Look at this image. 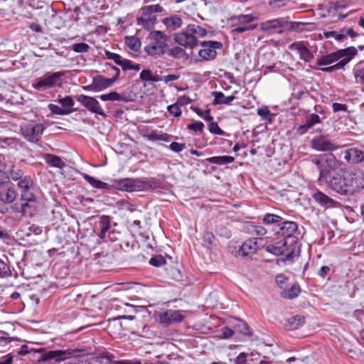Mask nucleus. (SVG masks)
<instances>
[{
	"label": "nucleus",
	"mask_w": 364,
	"mask_h": 364,
	"mask_svg": "<svg viewBox=\"0 0 364 364\" xmlns=\"http://www.w3.org/2000/svg\"><path fill=\"white\" fill-rule=\"evenodd\" d=\"M322 175L327 176L323 181L328 188L341 196L353 195L364 188V172L359 168H341L332 176L323 170Z\"/></svg>",
	"instance_id": "f257e3e1"
},
{
	"label": "nucleus",
	"mask_w": 364,
	"mask_h": 364,
	"mask_svg": "<svg viewBox=\"0 0 364 364\" xmlns=\"http://www.w3.org/2000/svg\"><path fill=\"white\" fill-rule=\"evenodd\" d=\"M151 42L144 47V51L150 56L161 57L166 53L168 45V36L161 31H152L148 36Z\"/></svg>",
	"instance_id": "f03ea898"
},
{
	"label": "nucleus",
	"mask_w": 364,
	"mask_h": 364,
	"mask_svg": "<svg viewBox=\"0 0 364 364\" xmlns=\"http://www.w3.org/2000/svg\"><path fill=\"white\" fill-rule=\"evenodd\" d=\"M65 71L47 72L42 77L37 78L32 86L38 91H45L55 87L61 83V78L65 75Z\"/></svg>",
	"instance_id": "7ed1b4c3"
},
{
	"label": "nucleus",
	"mask_w": 364,
	"mask_h": 364,
	"mask_svg": "<svg viewBox=\"0 0 364 364\" xmlns=\"http://www.w3.org/2000/svg\"><path fill=\"white\" fill-rule=\"evenodd\" d=\"M314 162L319 170L318 180L322 181L327 178V176L322 175L323 170L327 172L330 176H332L333 173L337 172L336 169L339 168L341 165V162L331 153L323 155L320 160H314Z\"/></svg>",
	"instance_id": "20e7f679"
},
{
	"label": "nucleus",
	"mask_w": 364,
	"mask_h": 364,
	"mask_svg": "<svg viewBox=\"0 0 364 364\" xmlns=\"http://www.w3.org/2000/svg\"><path fill=\"white\" fill-rule=\"evenodd\" d=\"M298 229V225L293 221H281L279 224V229L277 230L278 235L284 240V244H289V247L296 245L298 238L294 235Z\"/></svg>",
	"instance_id": "39448f33"
},
{
	"label": "nucleus",
	"mask_w": 364,
	"mask_h": 364,
	"mask_svg": "<svg viewBox=\"0 0 364 364\" xmlns=\"http://www.w3.org/2000/svg\"><path fill=\"white\" fill-rule=\"evenodd\" d=\"M45 126L41 123H27L21 126V133L26 140L31 143H38L43 135Z\"/></svg>",
	"instance_id": "423d86ee"
},
{
	"label": "nucleus",
	"mask_w": 364,
	"mask_h": 364,
	"mask_svg": "<svg viewBox=\"0 0 364 364\" xmlns=\"http://www.w3.org/2000/svg\"><path fill=\"white\" fill-rule=\"evenodd\" d=\"M73 356L71 350H52L44 351L39 358L40 361L48 362L50 364H58Z\"/></svg>",
	"instance_id": "0eeeda50"
},
{
	"label": "nucleus",
	"mask_w": 364,
	"mask_h": 364,
	"mask_svg": "<svg viewBox=\"0 0 364 364\" xmlns=\"http://www.w3.org/2000/svg\"><path fill=\"white\" fill-rule=\"evenodd\" d=\"M286 18L280 17L269 19L259 24L260 30L272 34H282L285 32Z\"/></svg>",
	"instance_id": "6e6552de"
},
{
	"label": "nucleus",
	"mask_w": 364,
	"mask_h": 364,
	"mask_svg": "<svg viewBox=\"0 0 364 364\" xmlns=\"http://www.w3.org/2000/svg\"><path fill=\"white\" fill-rule=\"evenodd\" d=\"M203 48L198 52V55L203 60H213L216 58L217 49L223 48V43L220 41H205L201 42Z\"/></svg>",
	"instance_id": "1a4fd4ad"
},
{
	"label": "nucleus",
	"mask_w": 364,
	"mask_h": 364,
	"mask_svg": "<svg viewBox=\"0 0 364 364\" xmlns=\"http://www.w3.org/2000/svg\"><path fill=\"white\" fill-rule=\"evenodd\" d=\"M184 318L185 316L181 311L173 309H167L164 312L159 313L157 316V321L164 326L181 323Z\"/></svg>",
	"instance_id": "9d476101"
},
{
	"label": "nucleus",
	"mask_w": 364,
	"mask_h": 364,
	"mask_svg": "<svg viewBox=\"0 0 364 364\" xmlns=\"http://www.w3.org/2000/svg\"><path fill=\"white\" fill-rule=\"evenodd\" d=\"M75 98L77 102L81 103L90 112L99 114L103 117H107L99 102L94 97L82 94L76 95Z\"/></svg>",
	"instance_id": "9b49d317"
},
{
	"label": "nucleus",
	"mask_w": 364,
	"mask_h": 364,
	"mask_svg": "<svg viewBox=\"0 0 364 364\" xmlns=\"http://www.w3.org/2000/svg\"><path fill=\"white\" fill-rule=\"evenodd\" d=\"M295 246L289 247V244H284V240L273 244L269 245L266 250L275 255H284L287 260L291 259L294 255Z\"/></svg>",
	"instance_id": "f8f14e48"
},
{
	"label": "nucleus",
	"mask_w": 364,
	"mask_h": 364,
	"mask_svg": "<svg viewBox=\"0 0 364 364\" xmlns=\"http://www.w3.org/2000/svg\"><path fill=\"white\" fill-rule=\"evenodd\" d=\"M266 243L267 240L264 237L250 238L242 245L239 252L242 253V256L252 255L263 247Z\"/></svg>",
	"instance_id": "ddd939ff"
},
{
	"label": "nucleus",
	"mask_w": 364,
	"mask_h": 364,
	"mask_svg": "<svg viewBox=\"0 0 364 364\" xmlns=\"http://www.w3.org/2000/svg\"><path fill=\"white\" fill-rule=\"evenodd\" d=\"M86 298V293L79 292L77 290L73 289L63 296L62 303L66 309L75 308L83 305Z\"/></svg>",
	"instance_id": "4468645a"
},
{
	"label": "nucleus",
	"mask_w": 364,
	"mask_h": 364,
	"mask_svg": "<svg viewBox=\"0 0 364 364\" xmlns=\"http://www.w3.org/2000/svg\"><path fill=\"white\" fill-rule=\"evenodd\" d=\"M173 39L178 45L186 48L193 49L198 43L197 37L188 31V26L182 32L176 33Z\"/></svg>",
	"instance_id": "2eb2a0df"
},
{
	"label": "nucleus",
	"mask_w": 364,
	"mask_h": 364,
	"mask_svg": "<svg viewBox=\"0 0 364 364\" xmlns=\"http://www.w3.org/2000/svg\"><path fill=\"white\" fill-rule=\"evenodd\" d=\"M14 213H21L22 216L33 217L36 211V203L21 202L14 203L11 206Z\"/></svg>",
	"instance_id": "dca6fc26"
},
{
	"label": "nucleus",
	"mask_w": 364,
	"mask_h": 364,
	"mask_svg": "<svg viewBox=\"0 0 364 364\" xmlns=\"http://www.w3.org/2000/svg\"><path fill=\"white\" fill-rule=\"evenodd\" d=\"M311 144L313 149L319 151H330L338 149V146L335 145V144L324 136L314 138L312 139Z\"/></svg>",
	"instance_id": "f3484780"
},
{
	"label": "nucleus",
	"mask_w": 364,
	"mask_h": 364,
	"mask_svg": "<svg viewBox=\"0 0 364 364\" xmlns=\"http://www.w3.org/2000/svg\"><path fill=\"white\" fill-rule=\"evenodd\" d=\"M142 186L141 180L138 178H124L118 181L119 188L128 192L141 191Z\"/></svg>",
	"instance_id": "a211bd4d"
},
{
	"label": "nucleus",
	"mask_w": 364,
	"mask_h": 364,
	"mask_svg": "<svg viewBox=\"0 0 364 364\" xmlns=\"http://www.w3.org/2000/svg\"><path fill=\"white\" fill-rule=\"evenodd\" d=\"M321 119L316 114H311L306 117L305 122L296 128V133L299 135L304 134L315 124H319Z\"/></svg>",
	"instance_id": "6ab92c4d"
},
{
	"label": "nucleus",
	"mask_w": 364,
	"mask_h": 364,
	"mask_svg": "<svg viewBox=\"0 0 364 364\" xmlns=\"http://www.w3.org/2000/svg\"><path fill=\"white\" fill-rule=\"evenodd\" d=\"M96 229L99 231L98 236L104 242H107V235L111 230V218L107 215H102Z\"/></svg>",
	"instance_id": "aec40b11"
},
{
	"label": "nucleus",
	"mask_w": 364,
	"mask_h": 364,
	"mask_svg": "<svg viewBox=\"0 0 364 364\" xmlns=\"http://www.w3.org/2000/svg\"><path fill=\"white\" fill-rule=\"evenodd\" d=\"M313 199L324 208L335 207L337 202L323 192L318 191L312 196Z\"/></svg>",
	"instance_id": "412c9836"
},
{
	"label": "nucleus",
	"mask_w": 364,
	"mask_h": 364,
	"mask_svg": "<svg viewBox=\"0 0 364 364\" xmlns=\"http://www.w3.org/2000/svg\"><path fill=\"white\" fill-rule=\"evenodd\" d=\"M344 159L348 163L358 164L364 161V152L356 148H351L344 152Z\"/></svg>",
	"instance_id": "4be33fe9"
},
{
	"label": "nucleus",
	"mask_w": 364,
	"mask_h": 364,
	"mask_svg": "<svg viewBox=\"0 0 364 364\" xmlns=\"http://www.w3.org/2000/svg\"><path fill=\"white\" fill-rule=\"evenodd\" d=\"M17 196L16 189L12 186L0 188V200L4 203L11 204L14 202Z\"/></svg>",
	"instance_id": "5701e85b"
},
{
	"label": "nucleus",
	"mask_w": 364,
	"mask_h": 364,
	"mask_svg": "<svg viewBox=\"0 0 364 364\" xmlns=\"http://www.w3.org/2000/svg\"><path fill=\"white\" fill-rule=\"evenodd\" d=\"M291 49L298 51L300 58L305 62H309L314 58V55L303 42H295L290 46Z\"/></svg>",
	"instance_id": "b1692460"
},
{
	"label": "nucleus",
	"mask_w": 364,
	"mask_h": 364,
	"mask_svg": "<svg viewBox=\"0 0 364 364\" xmlns=\"http://www.w3.org/2000/svg\"><path fill=\"white\" fill-rule=\"evenodd\" d=\"M92 81L97 92H100L110 87L114 83V79H108L102 75L94 76Z\"/></svg>",
	"instance_id": "393cba45"
},
{
	"label": "nucleus",
	"mask_w": 364,
	"mask_h": 364,
	"mask_svg": "<svg viewBox=\"0 0 364 364\" xmlns=\"http://www.w3.org/2000/svg\"><path fill=\"white\" fill-rule=\"evenodd\" d=\"M162 23L165 25L168 31H174L182 26L183 21L180 16L173 15L162 19Z\"/></svg>",
	"instance_id": "a878e982"
},
{
	"label": "nucleus",
	"mask_w": 364,
	"mask_h": 364,
	"mask_svg": "<svg viewBox=\"0 0 364 364\" xmlns=\"http://www.w3.org/2000/svg\"><path fill=\"white\" fill-rule=\"evenodd\" d=\"M100 99L102 101H122L124 102H131L132 100L130 96H127L124 94H119L115 91L110 92L107 94L101 95Z\"/></svg>",
	"instance_id": "bb28decb"
},
{
	"label": "nucleus",
	"mask_w": 364,
	"mask_h": 364,
	"mask_svg": "<svg viewBox=\"0 0 364 364\" xmlns=\"http://www.w3.org/2000/svg\"><path fill=\"white\" fill-rule=\"evenodd\" d=\"M306 318L301 315H296L287 320L285 328L288 331H294L301 327L305 323Z\"/></svg>",
	"instance_id": "cd10ccee"
},
{
	"label": "nucleus",
	"mask_w": 364,
	"mask_h": 364,
	"mask_svg": "<svg viewBox=\"0 0 364 364\" xmlns=\"http://www.w3.org/2000/svg\"><path fill=\"white\" fill-rule=\"evenodd\" d=\"M43 159L46 163L51 167L63 168L65 166V163L58 156L52 154H45Z\"/></svg>",
	"instance_id": "c85d7f7f"
},
{
	"label": "nucleus",
	"mask_w": 364,
	"mask_h": 364,
	"mask_svg": "<svg viewBox=\"0 0 364 364\" xmlns=\"http://www.w3.org/2000/svg\"><path fill=\"white\" fill-rule=\"evenodd\" d=\"M214 97L213 104L216 105H229L235 99L234 95L226 97L222 92L215 91L212 92Z\"/></svg>",
	"instance_id": "c756f323"
},
{
	"label": "nucleus",
	"mask_w": 364,
	"mask_h": 364,
	"mask_svg": "<svg viewBox=\"0 0 364 364\" xmlns=\"http://www.w3.org/2000/svg\"><path fill=\"white\" fill-rule=\"evenodd\" d=\"M257 16L253 14H240L233 16L230 20L237 24H250L252 22L256 21Z\"/></svg>",
	"instance_id": "7c9ffc66"
},
{
	"label": "nucleus",
	"mask_w": 364,
	"mask_h": 364,
	"mask_svg": "<svg viewBox=\"0 0 364 364\" xmlns=\"http://www.w3.org/2000/svg\"><path fill=\"white\" fill-rule=\"evenodd\" d=\"M339 60L337 50L327 55H323L317 58L316 64L319 66L330 65Z\"/></svg>",
	"instance_id": "2f4dec72"
},
{
	"label": "nucleus",
	"mask_w": 364,
	"mask_h": 364,
	"mask_svg": "<svg viewBox=\"0 0 364 364\" xmlns=\"http://www.w3.org/2000/svg\"><path fill=\"white\" fill-rule=\"evenodd\" d=\"M166 54H168L169 56L176 59L183 58L187 60L189 58V55L187 54L186 50L179 46H175L171 48L168 46Z\"/></svg>",
	"instance_id": "473e14b6"
},
{
	"label": "nucleus",
	"mask_w": 364,
	"mask_h": 364,
	"mask_svg": "<svg viewBox=\"0 0 364 364\" xmlns=\"http://www.w3.org/2000/svg\"><path fill=\"white\" fill-rule=\"evenodd\" d=\"M102 73L110 76L108 79H114V82L117 80L120 75V70L109 63H106L103 65Z\"/></svg>",
	"instance_id": "72a5a7b5"
},
{
	"label": "nucleus",
	"mask_w": 364,
	"mask_h": 364,
	"mask_svg": "<svg viewBox=\"0 0 364 364\" xmlns=\"http://www.w3.org/2000/svg\"><path fill=\"white\" fill-rule=\"evenodd\" d=\"M339 59L348 60L349 62L358 54V50L354 46H350L346 48L337 50Z\"/></svg>",
	"instance_id": "f704fd0d"
},
{
	"label": "nucleus",
	"mask_w": 364,
	"mask_h": 364,
	"mask_svg": "<svg viewBox=\"0 0 364 364\" xmlns=\"http://www.w3.org/2000/svg\"><path fill=\"white\" fill-rule=\"evenodd\" d=\"M257 24H237L232 22V27L234 28L232 29V33L234 35L241 34L246 31H253L257 28Z\"/></svg>",
	"instance_id": "c9c22d12"
},
{
	"label": "nucleus",
	"mask_w": 364,
	"mask_h": 364,
	"mask_svg": "<svg viewBox=\"0 0 364 364\" xmlns=\"http://www.w3.org/2000/svg\"><path fill=\"white\" fill-rule=\"evenodd\" d=\"M205 161L210 164L225 165L232 163L235 161V158L230 156H220L207 158Z\"/></svg>",
	"instance_id": "e433bc0d"
},
{
	"label": "nucleus",
	"mask_w": 364,
	"mask_h": 364,
	"mask_svg": "<svg viewBox=\"0 0 364 364\" xmlns=\"http://www.w3.org/2000/svg\"><path fill=\"white\" fill-rule=\"evenodd\" d=\"M83 178L89 183L93 188H99V189H109V185L107 183L102 182L100 180L96 179L95 178L85 173L83 175Z\"/></svg>",
	"instance_id": "4c0bfd02"
},
{
	"label": "nucleus",
	"mask_w": 364,
	"mask_h": 364,
	"mask_svg": "<svg viewBox=\"0 0 364 364\" xmlns=\"http://www.w3.org/2000/svg\"><path fill=\"white\" fill-rule=\"evenodd\" d=\"M308 24L302 22H291L287 20L286 18V26L285 31H296L302 32L306 29Z\"/></svg>",
	"instance_id": "58836bf2"
},
{
	"label": "nucleus",
	"mask_w": 364,
	"mask_h": 364,
	"mask_svg": "<svg viewBox=\"0 0 364 364\" xmlns=\"http://www.w3.org/2000/svg\"><path fill=\"white\" fill-rule=\"evenodd\" d=\"M301 291L300 287L298 284H294L290 289L284 290L281 295L284 299H293L298 296Z\"/></svg>",
	"instance_id": "ea45409f"
},
{
	"label": "nucleus",
	"mask_w": 364,
	"mask_h": 364,
	"mask_svg": "<svg viewBox=\"0 0 364 364\" xmlns=\"http://www.w3.org/2000/svg\"><path fill=\"white\" fill-rule=\"evenodd\" d=\"M48 108L53 114L58 115H67L78 110V108H61L54 104H49Z\"/></svg>",
	"instance_id": "a19ab883"
},
{
	"label": "nucleus",
	"mask_w": 364,
	"mask_h": 364,
	"mask_svg": "<svg viewBox=\"0 0 364 364\" xmlns=\"http://www.w3.org/2000/svg\"><path fill=\"white\" fill-rule=\"evenodd\" d=\"M125 44L133 51H138L141 47V41L139 38L131 36L124 38Z\"/></svg>",
	"instance_id": "79ce46f5"
},
{
	"label": "nucleus",
	"mask_w": 364,
	"mask_h": 364,
	"mask_svg": "<svg viewBox=\"0 0 364 364\" xmlns=\"http://www.w3.org/2000/svg\"><path fill=\"white\" fill-rule=\"evenodd\" d=\"M18 187L21 189V191L28 189H31L33 186V181L30 176L26 175L23 178L17 181Z\"/></svg>",
	"instance_id": "37998d69"
},
{
	"label": "nucleus",
	"mask_w": 364,
	"mask_h": 364,
	"mask_svg": "<svg viewBox=\"0 0 364 364\" xmlns=\"http://www.w3.org/2000/svg\"><path fill=\"white\" fill-rule=\"evenodd\" d=\"M282 220H283V218L278 215L267 213L262 219V223L264 225L277 224L279 226Z\"/></svg>",
	"instance_id": "c03bdc74"
},
{
	"label": "nucleus",
	"mask_w": 364,
	"mask_h": 364,
	"mask_svg": "<svg viewBox=\"0 0 364 364\" xmlns=\"http://www.w3.org/2000/svg\"><path fill=\"white\" fill-rule=\"evenodd\" d=\"M141 182L142 183V188L141 191H147L149 189H156L160 188L161 183L159 180L152 178L149 181H141Z\"/></svg>",
	"instance_id": "a18cd8bd"
},
{
	"label": "nucleus",
	"mask_w": 364,
	"mask_h": 364,
	"mask_svg": "<svg viewBox=\"0 0 364 364\" xmlns=\"http://www.w3.org/2000/svg\"><path fill=\"white\" fill-rule=\"evenodd\" d=\"M9 177L15 181H17L25 176L23 171L15 165L11 166L9 170Z\"/></svg>",
	"instance_id": "49530a36"
},
{
	"label": "nucleus",
	"mask_w": 364,
	"mask_h": 364,
	"mask_svg": "<svg viewBox=\"0 0 364 364\" xmlns=\"http://www.w3.org/2000/svg\"><path fill=\"white\" fill-rule=\"evenodd\" d=\"M129 230L132 232L134 235H141V222L138 220H135L133 221H127Z\"/></svg>",
	"instance_id": "de8ad7c7"
},
{
	"label": "nucleus",
	"mask_w": 364,
	"mask_h": 364,
	"mask_svg": "<svg viewBox=\"0 0 364 364\" xmlns=\"http://www.w3.org/2000/svg\"><path fill=\"white\" fill-rule=\"evenodd\" d=\"M257 114L262 119L267 120L269 123H272L274 114L271 113L267 107H262L257 109Z\"/></svg>",
	"instance_id": "09e8293b"
},
{
	"label": "nucleus",
	"mask_w": 364,
	"mask_h": 364,
	"mask_svg": "<svg viewBox=\"0 0 364 364\" xmlns=\"http://www.w3.org/2000/svg\"><path fill=\"white\" fill-rule=\"evenodd\" d=\"M188 31L193 33V36L198 37H204L207 35V31L205 28L200 26L188 25Z\"/></svg>",
	"instance_id": "8fccbe9b"
},
{
	"label": "nucleus",
	"mask_w": 364,
	"mask_h": 364,
	"mask_svg": "<svg viewBox=\"0 0 364 364\" xmlns=\"http://www.w3.org/2000/svg\"><path fill=\"white\" fill-rule=\"evenodd\" d=\"M192 109L204 120L211 122L213 120V117L210 114V109L202 110L198 107H192Z\"/></svg>",
	"instance_id": "3c124183"
},
{
	"label": "nucleus",
	"mask_w": 364,
	"mask_h": 364,
	"mask_svg": "<svg viewBox=\"0 0 364 364\" xmlns=\"http://www.w3.org/2000/svg\"><path fill=\"white\" fill-rule=\"evenodd\" d=\"M31 189L21 191V200L22 202L36 203V197L30 191Z\"/></svg>",
	"instance_id": "603ef678"
},
{
	"label": "nucleus",
	"mask_w": 364,
	"mask_h": 364,
	"mask_svg": "<svg viewBox=\"0 0 364 364\" xmlns=\"http://www.w3.org/2000/svg\"><path fill=\"white\" fill-rule=\"evenodd\" d=\"M148 139L151 141H168V134H159L156 132L152 131L147 135Z\"/></svg>",
	"instance_id": "864d4df0"
},
{
	"label": "nucleus",
	"mask_w": 364,
	"mask_h": 364,
	"mask_svg": "<svg viewBox=\"0 0 364 364\" xmlns=\"http://www.w3.org/2000/svg\"><path fill=\"white\" fill-rule=\"evenodd\" d=\"M70 48L75 53H87L90 50V46L85 43H74Z\"/></svg>",
	"instance_id": "5fc2aeb1"
},
{
	"label": "nucleus",
	"mask_w": 364,
	"mask_h": 364,
	"mask_svg": "<svg viewBox=\"0 0 364 364\" xmlns=\"http://www.w3.org/2000/svg\"><path fill=\"white\" fill-rule=\"evenodd\" d=\"M141 12H146V14L150 13H161L164 11V9L159 4L144 6L141 9Z\"/></svg>",
	"instance_id": "6e6d98bb"
},
{
	"label": "nucleus",
	"mask_w": 364,
	"mask_h": 364,
	"mask_svg": "<svg viewBox=\"0 0 364 364\" xmlns=\"http://www.w3.org/2000/svg\"><path fill=\"white\" fill-rule=\"evenodd\" d=\"M12 272L9 264L3 259H0V277H8L11 275Z\"/></svg>",
	"instance_id": "4d7b16f0"
},
{
	"label": "nucleus",
	"mask_w": 364,
	"mask_h": 364,
	"mask_svg": "<svg viewBox=\"0 0 364 364\" xmlns=\"http://www.w3.org/2000/svg\"><path fill=\"white\" fill-rule=\"evenodd\" d=\"M6 164L0 160V185L9 181V175L6 171Z\"/></svg>",
	"instance_id": "13d9d810"
},
{
	"label": "nucleus",
	"mask_w": 364,
	"mask_h": 364,
	"mask_svg": "<svg viewBox=\"0 0 364 364\" xmlns=\"http://www.w3.org/2000/svg\"><path fill=\"white\" fill-rule=\"evenodd\" d=\"M136 23L137 25L141 26L144 29L147 31H151L156 24L154 23H149V21H148L145 17L142 16L136 18Z\"/></svg>",
	"instance_id": "bf43d9fd"
},
{
	"label": "nucleus",
	"mask_w": 364,
	"mask_h": 364,
	"mask_svg": "<svg viewBox=\"0 0 364 364\" xmlns=\"http://www.w3.org/2000/svg\"><path fill=\"white\" fill-rule=\"evenodd\" d=\"M323 36L326 38H328L331 37L335 38L336 40L338 41H343L346 38V34L343 33L341 31L340 33H338L337 31H324Z\"/></svg>",
	"instance_id": "052dcab7"
},
{
	"label": "nucleus",
	"mask_w": 364,
	"mask_h": 364,
	"mask_svg": "<svg viewBox=\"0 0 364 364\" xmlns=\"http://www.w3.org/2000/svg\"><path fill=\"white\" fill-rule=\"evenodd\" d=\"M209 122L208 129L210 133L220 136L225 135V132L219 127L217 122H214L213 120Z\"/></svg>",
	"instance_id": "680f3d73"
},
{
	"label": "nucleus",
	"mask_w": 364,
	"mask_h": 364,
	"mask_svg": "<svg viewBox=\"0 0 364 364\" xmlns=\"http://www.w3.org/2000/svg\"><path fill=\"white\" fill-rule=\"evenodd\" d=\"M235 328H237V330L239 331L240 333H241L244 335H247V336L252 335L250 328L247 325V323L245 322L240 321L239 323H237L235 326Z\"/></svg>",
	"instance_id": "e2e57ef3"
},
{
	"label": "nucleus",
	"mask_w": 364,
	"mask_h": 364,
	"mask_svg": "<svg viewBox=\"0 0 364 364\" xmlns=\"http://www.w3.org/2000/svg\"><path fill=\"white\" fill-rule=\"evenodd\" d=\"M149 264L152 266L159 267L166 264V259L161 255H156L150 259Z\"/></svg>",
	"instance_id": "0e129e2a"
},
{
	"label": "nucleus",
	"mask_w": 364,
	"mask_h": 364,
	"mask_svg": "<svg viewBox=\"0 0 364 364\" xmlns=\"http://www.w3.org/2000/svg\"><path fill=\"white\" fill-rule=\"evenodd\" d=\"M57 102L60 103L62 106L65 107L72 108L74 105L75 102L71 96H66L63 98H58Z\"/></svg>",
	"instance_id": "69168bd1"
},
{
	"label": "nucleus",
	"mask_w": 364,
	"mask_h": 364,
	"mask_svg": "<svg viewBox=\"0 0 364 364\" xmlns=\"http://www.w3.org/2000/svg\"><path fill=\"white\" fill-rule=\"evenodd\" d=\"M354 77L355 78V81L359 84H364V68H357L354 69Z\"/></svg>",
	"instance_id": "338daca9"
},
{
	"label": "nucleus",
	"mask_w": 364,
	"mask_h": 364,
	"mask_svg": "<svg viewBox=\"0 0 364 364\" xmlns=\"http://www.w3.org/2000/svg\"><path fill=\"white\" fill-rule=\"evenodd\" d=\"M153 75L151 70L144 69L141 72L139 77L142 81L151 82Z\"/></svg>",
	"instance_id": "774afa93"
}]
</instances>
